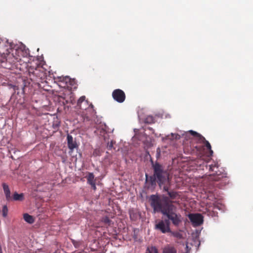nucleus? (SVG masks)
I'll list each match as a JSON object with an SVG mask.
<instances>
[{
    "instance_id": "obj_1",
    "label": "nucleus",
    "mask_w": 253,
    "mask_h": 253,
    "mask_svg": "<svg viewBox=\"0 0 253 253\" xmlns=\"http://www.w3.org/2000/svg\"><path fill=\"white\" fill-rule=\"evenodd\" d=\"M172 201H169L167 197L161 200L157 196H151V205L154 211L161 212L163 215L166 216L169 222L175 227H178L181 223L182 217L181 215L177 212V208L172 204Z\"/></svg>"
},
{
    "instance_id": "obj_2",
    "label": "nucleus",
    "mask_w": 253,
    "mask_h": 253,
    "mask_svg": "<svg viewBox=\"0 0 253 253\" xmlns=\"http://www.w3.org/2000/svg\"><path fill=\"white\" fill-rule=\"evenodd\" d=\"M152 168L154 170L153 175L148 178V175L146 174V181L149 182L151 186L156 185V182L158 183L160 186L169 183V174L164 170L162 165L156 163L152 165Z\"/></svg>"
},
{
    "instance_id": "obj_3",
    "label": "nucleus",
    "mask_w": 253,
    "mask_h": 253,
    "mask_svg": "<svg viewBox=\"0 0 253 253\" xmlns=\"http://www.w3.org/2000/svg\"><path fill=\"white\" fill-rule=\"evenodd\" d=\"M77 106L81 109L86 111V113L84 115L86 120H89L90 118L95 117L96 112L94 107L91 103L89 104L88 101L85 100V96H82L79 99Z\"/></svg>"
},
{
    "instance_id": "obj_4",
    "label": "nucleus",
    "mask_w": 253,
    "mask_h": 253,
    "mask_svg": "<svg viewBox=\"0 0 253 253\" xmlns=\"http://www.w3.org/2000/svg\"><path fill=\"white\" fill-rule=\"evenodd\" d=\"M28 72L30 79L34 82H42L45 79L44 72L40 68L30 66L28 67Z\"/></svg>"
},
{
    "instance_id": "obj_5",
    "label": "nucleus",
    "mask_w": 253,
    "mask_h": 253,
    "mask_svg": "<svg viewBox=\"0 0 253 253\" xmlns=\"http://www.w3.org/2000/svg\"><path fill=\"white\" fill-rule=\"evenodd\" d=\"M189 134H191L194 137H196L198 139L199 143L203 144L204 146L207 148V149L209 150L210 155L211 156L212 155L213 152L211 150V147L210 143L205 139V138L203 135L197 132L196 131L191 130L185 133L184 134L185 138L186 139H188V135Z\"/></svg>"
},
{
    "instance_id": "obj_6",
    "label": "nucleus",
    "mask_w": 253,
    "mask_h": 253,
    "mask_svg": "<svg viewBox=\"0 0 253 253\" xmlns=\"http://www.w3.org/2000/svg\"><path fill=\"white\" fill-rule=\"evenodd\" d=\"M155 229L160 231L162 233H167L171 232L170 222L168 220H160L156 222Z\"/></svg>"
},
{
    "instance_id": "obj_7",
    "label": "nucleus",
    "mask_w": 253,
    "mask_h": 253,
    "mask_svg": "<svg viewBox=\"0 0 253 253\" xmlns=\"http://www.w3.org/2000/svg\"><path fill=\"white\" fill-rule=\"evenodd\" d=\"M210 167V170L211 171H214L215 173L212 174V175H210V179L214 181H218L221 180L223 178H225L226 176L225 175V173L218 172L215 170V169H217L218 168V166L217 163H214L213 165L212 164L209 166Z\"/></svg>"
},
{
    "instance_id": "obj_8",
    "label": "nucleus",
    "mask_w": 253,
    "mask_h": 253,
    "mask_svg": "<svg viewBox=\"0 0 253 253\" xmlns=\"http://www.w3.org/2000/svg\"><path fill=\"white\" fill-rule=\"evenodd\" d=\"M113 98L117 102L121 103L126 99V94L123 90L121 89H116L112 92Z\"/></svg>"
},
{
    "instance_id": "obj_9",
    "label": "nucleus",
    "mask_w": 253,
    "mask_h": 253,
    "mask_svg": "<svg viewBox=\"0 0 253 253\" xmlns=\"http://www.w3.org/2000/svg\"><path fill=\"white\" fill-rule=\"evenodd\" d=\"M188 217L190 221L196 225H200L203 222V216L200 213H191L188 215Z\"/></svg>"
},
{
    "instance_id": "obj_10",
    "label": "nucleus",
    "mask_w": 253,
    "mask_h": 253,
    "mask_svg": "<svg viewBox=\"0 0 253 253\" xmlns=\"http://www.w3.org/2000/svg\"><path fill=\"white\" fill-rule=\"evenodd\" d=\"M54 80L55 82L58 83L59 86L65 87L67 86V83L70 82L71 79L68 76H58L54 78Z\"/></svg>"
},
{
    "instance_id": "obj_11",
    "label": "nucleus",
    "mask_w": 253,
    "mask_h": 253,
    "mask_svg": "<svg viewBox=\"0 0 253 253\" xmlns=\"http://www.w3.org/2000/svg\"><path fill=\"white\" fill-rule=\"evenodd\" d=\"M67 139L68 148L72 152L75 148L78 147L77 142L76 141L73 140V138L72 135L69 134L67 135Z\"/></svg>"
},
{
    "instance_id": "obj_12",
    "label": "nucleus",
    "mask_w": 253,
    "mask_h": 253,
    "mask_svg": "<svg viewBox=\"0 0 253 253\" xmlns=\"http://www.w3.org/2000/svg\"><path fill=\"white\" fill-rule=\"evenodd\" d=\"M162 253H177V250L172 245L167 244L162 249Z\"/></svg>"
},
{
    "instance_id": "obj_13",
    "label": "nucleus",
    "mask_w": 253,
    "mask_h": 253,
    "mask_svg": "<svg viewBox=\"0 0 253 253\" xmlns=\"http://www.w3.org/2000/svg\"><path fill=\"white\" fill-rule=\"evenodd\" d=\"M87 183L90 184L92 188L95 190L96 189L95 181L94 180V175L93 173L89 172L86 176Z\"/></svg>"
},
{
    "instance_id": "obj_14",
    "label": "nucleus",
    "mask_w": 253,
    "mask_h": 253,
    "mask_svg": "<svg viewBox=\"0 0 253 253\" xmlns=\"http://www.w3.org/2000/svg\"><path fill=\"white\" fill-rule=\"evenodd\" d=\"M2 185L6 200L8 201L12 200V198L11 196L10 191L8 185L5 183H2Z\"/></svg>"
},
{
    "instance_id": "obj_15",
    "label": "nucleus",
    "mask_w": 253,
    "mask_h": 253,
    "mask_svg": "<svg viewBox=\"0 0 253 253\" xmlns=\"http://www.w3.org/2000/svg\"><path fill=\"white\" fill-rule=\"evenodd\" d=\"M23 218L25 221L30 224H32L34 222V217L28 213H24L23 214Z\"/></svg>"
},
{
    "instance_id": "obj_16",
    "label": "nucleus",
    "mask_w": 253,
    "mask_h": 253,
    "mask_svg": "<svg viewBox=\"0 0 253 253\" xmlns=\"http://www.w3.org/2000/svg\"><path fill=\"white\" fill-rule=\"evenodd\" d=\"M24 198L23 194H18L17 192H15L13 194V199L14 201H22Z\"/></svg>"
},
{
    "instance_id": "obj_17",
    "label": "nucleus",
    "mask_w": 253,
    "mask_h": 253,
    "mask_svg": "<svg viewBox=\"0 0 253 253\" xmlns=\"http://www.w3.org/2000/svg\"><path fill=\"white\" fill-rule=\"evenodd\" d=\"M101 221L108 226H110L112 223V220L107 216L103 217Z\"/></svg>"
},
{
    "instance_id": "obj_18",
    "label": "nucleus",
    "mask_w": 253,
    "mask_h": 253,
    "mask_svg": "<svg viewBox=\"0 0 253 253\" xmlns=\"http://www.w3.org/2000/svg\"><path fill=\"white\" fill-rule=\"evenodd\" d=\"M168 195L172 200L176 199L177 197L178 196V193L174 191L168 192Z\"/></svg>"
},
{
    "instance_id": "obj_19",
    "label": "nucleus",
    "mask_w": 253,
    "mask_h": 253,
    "mask_svg": "<svg viewBox=\"0 0 253 253\" xmlns=\"http://www.w3.org/2000/svg\"><path fill=\"white\" fill-rule=\"evenodd\" d=\"M169 233H171V235H172L173 237L180 239L183 238L182 235L179 232H174V231H171Z\"/></svg>"
},
{
    "instance_id": "obj_20",
    "label": "nucleus",
    "mask_w": 253,
    "mask_h": 253,
    "mask_svg": "<svg viewBox=\"0 0 253 253\" xmlns=\"http://www.w3.org/2000/svg\"><path fill=\"white\" fill-rule=\"evenodd\" d=\"M155 122V119L153 117L149 116L145 120V123L147 124H152Z\"/></svg>"
},
{
    "instance_id": "obj_21",
    "label": "nucleus",
    "mask_w": 253,
    "mask_h": 253,
    "mask_svg": "<svg viewBox=\"0 0 253 253\" xmlns=\"http://www.w3.org/2000/svg\"><path fill=\"white\" fill-rule=\"evenodd\" d=\"M150 253H159L158 249L155 246H152L148 249Z\"/></svg>"
},
{
    "instance_id": "obj_22",
    "label": "nucleus",
    "mask_w": 253,
    "mask_h": 253,
    "mask_svg": "<svg viewBox=\"0 0 253 253\" xmlns=\"http://www.w3.org/2000/svg\"><path fill=\"white\" fill-rule=\"evenodd\" d=\"M2 215L3 217H6L8 213V209L6 206H4L2 210Z\"/></svg>"
},
{
    "instance_id": "obj_23",
    "label": "nucleus",
    "mask_w": 253,
    "mask_h": 253,
    "mask_svg": "<svg viewBox=\"0 0 253 253\" xmlns=\"http://www.w3.org/2000/svg\"><path fill=\"white\" fill-rule=\"evenodd\" d=\"M129 213L130 218L131 219L135 220V218H136V217L135 216V214L134 213L133 211H129Z\"/></svg>"
},
{
    "instance_id": "obj_24",
    "label": "nucleus",
    "mask_w": 253,
    "mask_h": 253,
    "mask_svg": "<svg viewBox=\"0 0 253 253\" xmlns=\"http://www.w3.org/2000/svg\"><path fill=\"white\" fill-rule=\"evenodd\" d=\"M113 147V142L112 141H111L110 142V143H108L107 147H108V149L111 150Z\"/></svg>"
},
{
    "instance_id": "obj_25",
    "label": "nucleus",
    "mask_w": 253,
    "mask_h": 253,
    "mask_svg": "<svg viewBox=\"0 0 253 253\" xmlns=\"http://www.w3.org/2000/svg\"><path fill=\"white\" fill-rule=\"evenodd\" d=\"M4 41L0 38V47L3 46V44H4Z\"/></svg>"
},
{
    "instance_id": "obj_26",
    "label": "nucleus",
    "mask_w": 253,
    "mask_h": 253,
    "mask_svg": "<svg viewBox=\"0 0 253 253\" xmlns=\"http://www.w3.org/2000/svg\"><path fill=\"white\" fill-rule=\"evenodd\" d=\"M164 185V190L166 191H167L168 192H169V187L167 185Z\"/></svg>"
},
{
    "instance_id": "obj_27",
    "label": "nucleus",
    "mask_w": 253,
    "mask_h": 253,
    "mask_svg": "<svg viewBox=\"0 0 253 253\" xmlns=\"http://www.w3.org/2000/svg\"><path fill=\"white\" fill-rule=\"evenodd\" d=\"M172 135H175V138L176 139H178V138H179V135H178V134H172Z\"/></svg>"
},
{
    "instance_id": "obj_28",
    "label": "nucleus",
    "mask_w": 253,
    "mask_h": 253,
    "mask_svg": "<svg viewBox=\"0 0 253 253\" xmlns=\"http://www.w3.org/2000/svg\"><path fill=\"white\" fill-rule=\"evenodd\" d=\"M72 243L76 247H77V243H76L75 241H73Z\"/></svg>"
},
{
    "instance_id": "obj_29",
    "label": "nucleus",
    "mask_w": 253,
    "mask_h": 253,
    "mask_svg": "<svg viewBox=\"0 0 253 253\" xmlns=\"http://www.w3.org/2000/svg\"><path fill=\"white\" fill-rule=\"evenodd\" d=\"M4 44L5 43H6V42H7V44H8V42H7V41H4Z\"/></svg>"
},
{
    "instance_id": "obj_30",
    "label": "nucleus",
    "mask_w": 253,
    "mask_h": 253,
    "mask_svg": "<svg viewBox=\"0 0 253 253\" xmlns=\"http://www.w3.org/2000/svg\"><path fill=\"white\" fill-rule=\"evenodd\" d=\"M6 50H7V52H8V53H9V52H10L8 51V49H6Z\"/></svg>"
},
{
    "instance_id": "obj_31",
    "label": "nucleus",
    "mask_w": 253,
    "mask_h": 253,
    "mask_svg": "<svg viewBox=\"0 0 253 253\" xmlns=\"http://www.w3.org/2000/svg\"><path fill=\"white\" fill-rule=\"evenodd\" d=\"M150 129L152 130V128H149Z\"/></svg>"
}]
</instances>
